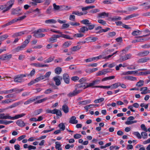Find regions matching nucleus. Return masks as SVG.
I'll return each mask as SVG.
<instances>
[{
    "instance_id": "nucleus-39",
    "label": "nucleus",
    "mask_w": 150,
    "mask_h": 150,
    "mask_svg": "<svg viewBox=\"0 0 150 150\" xmlns=\"http://www.w3.org/2000/svg\"><path fill=\"white\" fill-rule=\"evenodd\" d=\"M53 9L55 11H58L60 9L61 7H62V6H59L57 5L55 3L53 4Z\"/></svg>"
},
{
    "instance_id": "nucleus-30",
    "label": "nucleus",
    "mask_w": 150,
    "mask_h": 150,
    "mask_svg": "<svg viewBox=\"0 0 150 150\" xmlns=\"http://www.w3.org/2000/svg\"><path fill=\"white\" fill-rule=\"evenodd\" d=\"M35 69H33L30 71V74H24L25 75V77L27 76L28 77H30L33 76L35 74Z\"/></svg>"
},
{
    "instance_id": "nucleus-18",
    "label": "nucleus",
    "mask_w": 150,
    "mask_h": 150,
    "mask_svg": "<svg viewBox=\"0 0 150 150\" xmlns=\"http://www.w3.org/2000/svg\"><path fill=\"white\" fill-rule=\"evenodd\" d=\"M16 123L18 126L21 127H24L25 125V123L21 120H17Z\"/></svg>"
},
{
    "instance_id": "nucleus-25",
    "label": "nucleus",
    "mask_w": 150,
    "mask_h": 150,
    "mask_svg": "<svg viewBox=\"0 0 150 150\" xmlns=\"http://www.w3.org/2000/svg\"><path fill=\"white\" fill-rule=\"evenodd\" d=\"M98 70V69L97 68L88 69L86 70V72L88 73L91 74L97 71Z\"/></svg>"
},
{
    "instance_id": "nucleus-16",
    "label": "nucleus",
    "mask_w": 150,
    "mask_h": 150,
    "mask_svg": "<svg viewBox=\"0 0 150 150\" xmlns=\"http://www.w3.org/2000/svg\"><path fill=\"white\" fill-rule=\"evenodd\" d=\"M50 31L56 33H57L59 34V35H54V36L56 38H59L60 37L62 38V34L58 30H55L53 29H51Z\"/></svg>"
},
{
    "instance_id": "nucleus-7",
    "label": "nucleus",
    "mask_w": 150,
    "mask_h": 150,
    "mask_svg": "<svg viewBox=\"0 0 150 150\" xmlns=\"http://www.w3.org/2000/svg\"><path fill=\"white\" fill-rule=\"evenodd\" d=\"M41 97V96H37L36 97H33L28 99L27 101H25L24 103V104L25 105H28L32 103L35 100H36L37 99L40 98Z\"/></svg>"
},
{
    "instance_id": "nucleus-48",
    "label": "nucleus",
    "mask_w": 150,
    "mask_h": 150,
    "mask_svg": "<svg viewBox=\"0 0 150 150\" xmlns=\"http://www.w3.org/2000/svg\"><path fill=\"white\" fill-rule=\"evenodd\" d=\"M51 74V72L50 71H48L44 75L42 76L44 79L49 78Z\"/></svg>"
},
{
    "instance_id": "nucleus-34",
    "label": "nucleus",
    "mask_w": 150,
    "mask_h": 150,
    "mask_svg": "<svg viewBox=\"0 0 150 150\" xmlns=\"http://www.w3.org/2000/svg\"><path fill=\"white\" fill-rule=\"evenodd\" d=\"M144 81L142 80H140L136 84V86L138 87H140L144 85Z\"/></svg>"
},
{
    "instance_id": "nucleus-51",
    "label": "nucleus",
    "mask_w": 150,
    "mask_h": 150,
    "mask_svg": "<svg viewBox=\"0 0 150 150\" xmlns=\"http://www.w3.org/2000/svg\"><path fill=\"white\" fill-rule=\"evenodd\" d=\"M104 98H100L99 99H97L94 100V102L95 103H97L102 102H103L104 100Z\"/></svg>"
},
{
    "instance_id": "nucleus-14",
    "label": "nucleus",
    "mask_w": 150,
    "mask_h": 150,
    "mask_svg": "<svg viewBox=\"0 0 150 150\" xmlns=\"http://www.w3.org/2000/svg\"><path fill=\"white\" fill-rule=\"evenodd\" d=\"M63 79L65 83L68 84L69 82V77L68 74L65 73L63 74Z\"/></svg>"
},
{
    "instance_id": "nucleus-52",
    "label": "nucleus",
    "mask_w": 150,
    "mask_h": 150,
    "mask_svg": "<svg viewBox=\"0 0 150 150\" xmlns=\"http://www.w3.org/2000/svg\"><path fill=\"white\" fill-rule=\"evenodd\" d=\"M133 134L136 136L138 138L141 139V135L140 134L137 132H134L133 133Z\"/></svg>"
},
{
    "instance_id": "nucleus-58",
    "label": "nucleus",
    "mask_w": 150,
    "mask_h": 150,
    "mask_svg": "<svg viewBox=\"0 0 150 150\" xmlns=\"http://www.w3.org/2000/svg\"><path fill=\"white\" fill-rule=\"evenodd\" d=\"M54 59V58L50 57L48 58L47 59L44 61L45 63H49L52 62Z\"/></svg>"
},
{
    "instance_id": "nucleus-20",
    "label": "nucleus",
    "mask_w": 150,
    "mask_h": 150,
    "mask_svg": "<svg viewBox=\"0 0 150 150\" xmlns=\"http://www.w3.org/2000/svg\"><path fill=\"white\" fill-rule=\"evenodd\" d=\"M26 47V44H22L21 46H19L16 48L15 49V50L16 52H18L20 51L23 50Z\"/></svg>"
},
{
    "instance_id": "nucleus-31",
    "label": "nucleus",
    "mask_w": 150,
    "mask_h": 150,
    "mask_svg": "<svg viewBox=\"0 0 150 150\" xmlns=\"http://www.w3.org/2000/svg\"><path fill=\"white\" fill-rule=\"evenodd\" d=\"M108 14L105 12H102L99 13L98 15V17L99 18H104L105 16L108 17Z\"/></svg>"
},
{
    "instance_id": "nucleus-8",
    "label": "nucleus",
    "mask_w": 150,
    "mask_h": 150,
    "mask_svg": "<svg viewBox=\"0 0 150 150\" xmlns=\"http://www.w3.org/2000/svg\"><path fill=\"white\" fill-rule=\"evenodd\" d=\"M134 119V117L132 116L129 117L125 122V124L127 125H130L137 122V120H133Z\"/></svg>"
},
{
    "instance_id": "nucleus-56",
    "label": "nucleus",
    "mask_w": 150,
    "mask_h": 150,
    "mask_svg": "<svg viewBox=\"0 0 150 150\" xmlns=\"http://www.w3.org/2000/svg\"><path fill=\"white\" fill-rule=\"evenodd\" d=\"M88 39L90 42H94L96 41L98 38L96 37H92L88 38Z\"/></svg>"
},
{
    "instance_id": "nucleus-3",
    "label": "nucleus",
    "mask_w": 150,
    "mask_h": 150,
    "mask_svg": "<svg viewBox=\"0 0 150 150\" xmlns=\"http://www.w3.org/2000/svg\"><path fill=\"white\" fill-rule=\"evenodd\" d=\"M25 77L24 74H18L14 77V81L15 82L21 83L24 81L23 78Z\"/></svg>"
},
{
    "instance_id": "nucleus-22",
    "label": "nucleus",
    "mask_w": 150,
    "mask_h": 150,
    "mask_svg": "<svg viewBox=\"0 0 150 150\" xmlns=\"http://www.w3.org/2000/svg\"><path fill=\"white\" fill-rule=\"evenodd\" d=\"M87 13V12L86 11H84L83 12H80L79 11H74L72 13L79 16H81L83 14H86Z\"/></svg>"
},
{
    "instance_id": "nucleus-63",
    "label": "nucleus",
    "mask_w": 150,
    "mask_h": 150,
    "mask_svg": "<svg viewBox=\"0 0 150 150\" xmlns=\"http://www.w3.org/2000/svg\"><path fill=\"white\" fill-rule=\"evenodd\" d=\"M141 128L142 130L144 131L145 132H147V129L144 124H142L141 125Z\"/></svg>"
},
{
    "instance_id": "nucleus-43",
    "label": "nucleus",
    "mask_w": 150,
    "mask_h": 150,
    "mask_svg": "<svg viewBox=\"0 0 150 150\" xmlns=\"http://www.w3.org/2000/svg\"><path fill=\"white\" fill-rule=\"evenodd\" d=\"M58 127L60 128L61 130L63 131L65 129V126L64 124L63 123H60L58 125Z\"/></svg>"
},
{
    "instance_id": "nucleus-4",
    "label": "nucleus",
    "mask_w": 150,
    "mask_h": 150,
    "mask_svg": "<svg viewBox=\"0 0 150 150\" xmlns=\"http://www.w3.org/2000/svg\"><path fill=\"white\" fill-rule=\"evenodd\" d=\"M15 0H10L7 2L6 6V8L3 10V12H5L9 10L13 5Z\"/></svg>"
},
{
    "instance_id": "nucleus-46",
    "label": "nucleus",
    "mask_w": 150,
    "mask_h": 150,
    "mask_svg": "<svg viewBox=\"0 0 150 150\" xmlns=\"http://www.w3.org/2000/svg\"><path fill=\"white\" fill-rule=\"evenodd\" d=\"M132 35L134 36H136L141 34V32L139 30H135L132 33Z\"/></svg>"
},
{
    "instance_id": "nucleus-50",
    "label": "nucleus",
    "mask_w": 150,
    "mask_h": 150,
    "mask_svg": "<svg viewBox=\"0 0 150 150\" xmlns=\"http://www.w3.org/2000/svg\"><path fill=\"white\" fill-rule=\"evenodd\" d=\"M47 99V98H44L38 100V101L35 102V104L40 103L46 101Z\"/></svg>"
},
{
    "instance_id": "nucleus-28",
    "label": "nucleus",
    "mask_w": 150,
    "mask_h": 150,
    "mask_svg": "<svg viewBox=\"0 0 150 150\" xmlns=\"http://www.w3.org/2000/svg\"><path fill=\"white\" fill-rule=\"evenodd\" d=\"M45 23L47 24H54L56 23V21L54 19H50L45 20Z\"/></svg>"
},
{
    "instance_id": "nucleus-33",
    "label": "nucleus",
    "mask_w": 150,
    "mask_h": 150,
    "mask_svg": "<svg viewBox=\"0 0 150 150\" xmlns=\"http://www.w3.org/2000/svg\"><path fill=\"white\" fill-rule=\"evenodd\" d=\"M62 108L63 110L65 113H67L69 112V108L67 105H63Z\"/></svg>"
},
{
    "instance_id": "nucleus-55",
    "label": "nucleus",
    "mask_w": 150,
    "mask_h": 150,
    "mask_svg": "<svg viewBox=\"0 0 150 150\" xmlns=\"http://www.w3.org/2000/svg\"><path fill=\"white\" fill-rule=\"evenodd\" d=\"M88 30V28L86 27L83 26L81 28L80 31V32L84 33L85 31H87Z\"/></svg>"
},
{
    "instance_id": "nucleus-38",
    "label": "nucleus",
    "mask_w": 150,
    "mask_h": 150,
    "mask_svg": "<svg viewBox=\"0 0 150 150\" xmlns=\"http://www.w3.org/2000/svg\"><path fill=\"white\" fill-rule=\"evenodd\" d=\"M71 44V41H67L65 42L63 44V46L64 47H68Z\"/></svg>"
},
{
    "instance_id": "nucleus-5",
    "label": "nucleus",
    "mask_w": 150,
    "mask_h": 150,
    "mask_svg": "<svg viewBox=\"0 0 150 150\" xmlns=\"http://www.w3.org/2000/svg\"><path fill=\"white\" fill-rule=\"evenodd\" d=\"M100 80L98 79L95 80L93 81L92 82L86 83V88L88 87L94 88L97 87L98 86H95V85L98 84Z\"/></svg>"
},
{
    "instance_id": "nucleus-47",
    "label": "nucleus",
    "mask_w": 150,
    "mask_h": 150,
    "mask_svg": "<svg viewBox=\"0 0 150 150\" xmlns=\"http://www.w3.org/2000/svg\"><path fill=\"white\" fill-rule=\"evenodd\" d=\"M105 73L104 69H103L101 71H99L96 74L97 76H101L105 74Z\"/></svg>"
},
{
    "instance_id": "nucleus-61",
    "label": "nucleus",
    "mask_w": 150,
    "mask_h": 150,
    "mask_svg": "<svg viewBox=\"0 0 150 150\" xmlns=\"http://www.w3.org/2000/svg\"><path fill=\"white\" fill-rule=\"evenodd\" d=\"M43 79V78L42 77V76H41L38 78H36L34 79V80L35 83H36L38 82L40 80Z\"/></svg>"
},
{
    "instance_id": "nucleus-62",
    "label": "nucleus",
    "mask_w": 150,
    "mask_h": 150,
    "mask_svg": "<svg viewBox=\"0 0 150 150\" xmlns=\"http://www.w3.org/2000/svg\"><path fill=\"white\" fill-rule=\"evenodd\" d=\"M62 38L69 40L72 39V38L70 37L69 35H65L63 34H62Z\"/></svg>"
},
{
    "instance_id": "nucleus-64",
    "label": "nucleus",
    "mask_w": 150,
    "mask_h": 150,
    "mask_svg": "<svg viewBox=\"0 0 150 150\" xmlns=\"http://www.w3.org/2000/svg\"><path fill=\"white\" fill-rule=\"evenodd\" d=\"M98 21L99 23L104 25H105L106 24L105 21L101 19L98 20Z\"/></svg>"
},
{
    "instance_id": "nucleus-27",
    "label": "nucleus",
    "mask_w": 150,
    "mask_h": 150,
    "mask_svg": "<svg viewBox=\"0 0 150 150\" xmlns=\"http://www.w3.org/2000/svg\"><path fill=\"white\" fill-rule=\"evenodd\" d=\"M148 88L146 87H142L140 89V91H141V94H145L147 93L146 92Z\"/></svg>"
},
{
    "instance_id": "nucleus-45",
    "label": "nucleus",
    "mask_w": 150,
    "mask_h": 150,
    "mask_svg": "<svg viewBox=\"0 0 150 150\" xmlns=\"http://www.w3.org/2000/svg\"><path fill=\"white\" fill-rule=\"evenodd\" d=\"M141 138L146 139L148 138L147 133L145 132H142L141 133Z\"/></svg>"
},
{
    "instance_id": "nucleus-10",
    "label": "nucleus",
    "mask_w": 150,
    "mask_h": 150,
    "mask_svg": "<svg viewBox=\"0 0 150 150\" xmlns=\"http://www.w3.org/2000/svg\"><path fill=\"white\" fill-rule=\"evenodd\" d=\"M21 9L19 8H17L16 9L13 8L12 10L11 14L13 15L18 14L19 15H21V13H19Z\"/></svg>"
},
{
    "instance_id": "nucleus-2",
    "label": "nucleus",
    "mask_w": 150,
    "mask_h": 150,
    "mask_svg": "<svg viewBox=\"0 0 150 150\" xmlns=\"http://www.w3.org/2000/svg\"><path fill=\"white\" fill-rule=\"evenodd\" d=\"M150 35V33L146 35H143L142 36H139L136 38V39L132 41V43H134L137 42H141L144 41H145L148 40L150 39V38L149 37L148 38H143V37H145L146 36Z\"/></svg>"
},
{
    "instance_id": "nucleus-29",
    "label": "nucleus",
    "mask_w": 150,
    "mask_h": 150,
    "mask_svg": "<svg viewBox=\"0 0 150 150\" xmlns=\"http://www.w3.org/2000/svg\"><path fill=\"white\" fill-rule=\"evenodd\" d=\"M120 84V82H117L113 84L110 85L111 89H116L118 88Z\"/></svg>"
},
{
    "instance_id": "nucleus-42",
    "label": "nucleus",
    "mask_w": 150,
    "mask_h": 150,
    "mask_svg": "<svg viewBox=\"0 0 150 150\" xmlns=\"http://www.w3.org/2000/svg\"><path fill=\"white\" fill-rule=\"evenodd\" d=\"M56 41L57 39L54 35L49 39V41L51 42H56Z\"/></svg>"
},
{
    "instance_id": "nucleus-54",
    "label": "nucleus",
    "mask_w": 150,
    "mask_h": 150,
    "mask_svg": "<svg viewBox=\"0 0 150 150\" xmlns=\"http://www.w3.org/2000/svg\"><path fill=\"white\" fill-rule=\"evenodd\" d=\"M128 75H133L135 76H137V71H128Z\"/></svg>"
},
{
    "instance_id": "nucleus-21",
    "label": "nucleus",
    "mask_w": 150,
    "mask_h": 150,
    "mask_svg": "<svg viewBox=\"0 0 150 150\" xmlns=\"http://www.w3.org/2000/svg\"><path fill=\"white\" fill-rule=\"evenodd\" d=\"M149 53V51H144L139 52L138 55L141 57H144L147 56Z\"/></svg>"
},
{
    "instance_id": "nucleus-35",
    "label": "nucleus",
    "mask_w": 150,
    "mask_h": 150,
    "mask_svg": "<svg viewBox=\"0 0 150 150\" xmlns=\"http://www.w3.org/2000/svg\"><path fill=\"white\" fill-rule=\"evenodd\" d=\"M49 31V29H48L47 30H46L45 29L42 28V29H39L38 30L35 31L34 32H36V33H41L42 32H48Z\"/></svg>"
},
{
    "instance_id": "nucleus-60",
    "label": "nucleus",
    "mask_w": 150,
    "mask_h": 150,
    "mask_svg": "<svg viewBox=\"0 0 150 150\" xmlns=\"http://www.w3.org/2000/svg\"><path fill=\"white\" fill-rule=\"evenodd\" d=\"M81 22L84 24H90L89 20L87 19H83L81 21Z\"/></svg>"
},
{
    "instance_id": "nucleus-24",
    "label": "nucleus",
    "mask_w": 150,
    "mask_h": 150,
    "mask_svg": "<svg viewBox=\"0 0 150 150\" xmlns=\"http://www.w3.org/2000/svg\"><path fill=\"white\" fill-rule=\"evenodd\" d=\"M81 48V47L79 45L74 46L70 49V50L71 52H75Z\"/></svg>"
},
{
    "instance_id": "nucleus-23",
    "label": "nucleus",
    "mask_w": 150,
    "mask_h": 150,
    "mask_svg": "<svg viewBox=\"0 0 150 150\" xmlns=\"http://www.w3.org/2000/svg\"><path fill=\"white\" fill-rule=\"evenodd\" d=\"M33 36L37 38H40L43 37L45 36V34L41 33H36L34 32Z\"/></svg>"
},
{
    "instance_id": "nucleus-49",
    "label": "nucleus",
    "mask_w": 150,
    "mask_h": 150,
    "mask_svg": "<svg viewBox=\"0 0 150 150\" xmlns=\"http://www.w3.org/2000/svg\"><path fill=\"white\" fill-rule=\"evenodd\" d=\"M26 17L25 15H24L23 16L18 17V18H15V19L16 22L18 21H22Z\"/></svg>"
},
{
    "instance_id": "nucleus-44",
    "label": "nucleus",
    "mask_w": 150,
    "mask_h": 150,
    "mask_svg": "<svg viewBox=\"0 0 150 150\" xmlns=\"http://www.w3.org/2000/svg\"><path fill=\"white\" fill-rule=\"evenodd\" d=\"M19 104V103H16L12 104V105L9 106L8 107L6 108V109H7L9 108H12L18 105Z\"/></svg>"
},
{
    "instance_id": "nucleus-19",
    "label": "nucleus",
    "mask_w": 150,
    "mask_h": 150,
    "mask_svg": "<svg viewBox=\"0 0 150 150\" xmlns=\"http://www.w3.org/2000/svg\"><path fill=\"white\" fill-rule=\"evenodd\" d=\"M125 79L130 80L132 81H137V77H133L131 76H128L124 77Z\"/></svg>"
},
{
    "instance_id": "nucleus-32",
    "label": "nucleus",
    "mask_w": 150,
    "mask_h": 150,
    "mask_svg": "<svg viewBox=\"0 0 150 150\" xmlns=\"http://www.w3.org/2000/svg\"><path fill=\"white\" fill-rule=\"evenodd\" d=\"M150 59L148 57H145L139 59L138 62L141 63L145 62Z\"/></svg>"
},
{
    "instance_id": "nucleus-9",
    "label": "nucleus",
    "mask_w": 150,
    "mask_h": 150,
    "mask_svg": "<svg viewBox=\"0 0 150 150\" xmlns=\"http://www.w3.org/2000/svg\"><path fill=\"white\" fill-rule=\"evenodd\" d=\"M31 65L34 67H48L47 65L46 64H43L39 62L33 63L31 64Z\"/></svg>"
},
{
    "instance_id": "nucleus-15",
    "label": "nucleus",
    "mask_w": 150,
    "mask_h": 150,
    "mask_svg": "<svg viewBox=\"0 0 150 150\" xmlns=\"http://www.w3.org/2000/svg\"><path fill=\"white\" fill-rule=\"evenodd\" d=\"M69 122L70 123L72 124H76L78 123V121L76 120L75 116H73L70 117Z\"/></svg>"
},
{
    "instance_id": "nucleus-6",
    "label": "nucleus",
    "mask_w": 150,
    "mask_h": 150,
    "mask_svg": "<svg viewBox=\"0 0 150 150\" xmlns=\"http://www.w3.org/2000/svg\"><path fill=\"white\" fill-rule=\"evenodd\" d=\"M23 91V89L17 90L16 89H13L8 90H4L0 91V94H8L11 93L13 92L16 91L17 92H19Z\"/></svg>"
},
{
    "instance_id": "nucleus-37",
    "label": "nucleus",
    "mask_w": 150,
    "mask_h": 150,
    "mask_svg": "<svg viewBox=\"0 0 150 150\" xmlns=\"http://www.w3.org/2000/svg\"><path fill=\"white\" fill-rule=\"evenodd\" d=\"M54 114H56V115L57 116H62V114L60 110L55 109H54Z\"/></svg>"
},
{
    "instance_id": "nucleus-41",
    "label": "nucleus",
    "mask_w": 150,
    "mask_h": 150,
    "mask_svg": "<svg viewBox=\"0 0 150 150\" xmlns=\"http://www.w3.org/2000/svg\"><path fill=\"white\" fill-rule=\"evenodd\" d=\"M13 100L10 99H8L6 100H3L2 101L1 103L3 104L8 103H10L13 102Z\"/></svg>"
},
{
    "instance_id": "nucleus-11",
    "label": "nucleus",
    "mask_w": 150,
    "mask_h": 150,
    "mask_svg": "<svg viewBox=\"0 0 150 150\" xmlns=\"http://www.w3.org/2000/svg\"><path fill=\"white\" fill-rule=\"evenodd\" d=\"M12 57L11 54H4L2 55V60H9Z\"/></svg>"
},
{
    "instance_id": "nucleus-53",
    "label": "nucleus",
    "mask_w": 150,
    "mask_h": 150,
    "mask_svg": "<svg viewBox=\"0 0 150 150\" xmlns=\"http://www.w3.org/2000/svg\"><path fill=\"white\" fill-rule=\"evenodd\" d=\"M103 3L104 4H112L113 2L112 0H105L103 1Z\"/></svg>"
},
{
    "instance_id": "nucleus-40",
    "label": "nucleus",
    "mask_w": 150,
    "mask_h": 150,
    "mask_svg": "<svg viewBox=\"0 0 150 150\" xmlns=\"http://www.w3.org/2000/svg\"><path fill=\"white\" fill-rule=\"evenodd\" d=\"M138 16V14L134 13V14H131V15H130L127 17H126L125 18V19L126 20H128V19H129L130 18H132L133 17H135Z\"/></svg>"
},
{
    "instance_id": "nucleus-57",
    "label": "nucleus",
    "mask_w": 150,
    "mask_h": 150,
    "mask_svg": "<svg viewBox=\"0 0 150 150\" xmlns=\"http://www.w3.org/2000/svg\"><path fill=\"white\" fill-rule=\"evenodd\" d=\"M34 2H32V4L34 5H37L36 3H42L43 2L41 0H32Z\"/></svg>"
},
{
    "instance_id": "nucleus-13",
    "label": "nucleus",
    "mask_w": 150,
    "mask_h": 150,
    "mask_svg": "<svg viewBox=\"0 0 150 150\" xmlns=\"http://www.w3.org/2000/svg\"><path fill=\"white\" fill-rule=\"evenodd\" d=\"M132 55L131 54H126L124 56L121 57L120 59V60L121 62L130 59Z\"/></svg>"
},
{
    "instance_id": "nucleus-12",
    "label": "nucleus",
    "mask_w": 150,
    "mask_h": 150,
    "mask_svg": "<svg viewBox=\"0 0 150 150\" xmlns=\"http://www.w3.org/2000/svg\"><path fill=\"white\" fill-rule=\"evenodd\" d=\"M60 77L59 76H55L53 78V79L55 82V84L57 86H59L61 84L60 81Z\"/></svg>"
},
{
    "instance_id": "nucleus-59",
    "label": "nucleus",
    "mask_w": 150,
    "mask_h": 150,
    "mask_svg": "<svg viewBox=\"0 0 150 150\" xmlns=\"http://www.w3.org/2000/svg\"><path fill=\"white\" fill-rule=\"evenodd\" d=\"M70 24L71 25L73 26H78L80 25V23L78 22H71L70 23Z\"/></svg>"
},
{
    "instance_id": "nucleus-26",
    "label": "nucleus",
    "mask_w": 150,
    "mask_h": 150,
    "mask_svg": "<svg viewBox=\"0 0 150 150\" xmlns=\"http://www.w3.org/2000/svg\"><path fill=\"white\" fill-rule=\"evenodd\" d=\"M55 148L58 150H62V149L61 147V144L58 142H55Z\"/></svg>"
},
{
    "instance_id": "nucleus-36",
    "label": "nucleus",
    "mask_w": 150,
    "mask_h": 150,
    "mask_svg": "<svg viewBox=\"0 0 150 150\" xmlns=\"http://www.w3.org/2000/svg\"><path fill=\"white\" fill-rule=\"evenodd\" d=\"M62 70L61 67H57L54 70L55 73L57 74H60Z\"/></svg>"
},
{
    "instance_id": "nucleus-17",
    "label": "nucleus",
    "mask_w": 150,
    "mask_h": 150,
    "mask_svg": "<svg viewBox=\"0 0 150 150\" xmlns=\"http://www.w3.org/2000/svg\"><path fill=\"white\" fill-rule=\"evenodd\" d=\"M0 119H10V116L7 114L5 115L4 113L0 114Z\"/></svg>"
},
{
    "instance_id": "nucleus-1",
    "label": "nucleus",
    "mask_w": 150,
    "mask_h": 150,
    "mask_svg": "<svg viewBox=\"0 0 150 150\" xmlns=\"http://www.w3.org/2000/svg\"><path fill=\"white\" fill-rule=\"evenodd\" d=\"M86 83H82L76 85L75 90L69 93L67 96L69 97H72L76 95L82 91V89H84L86 88Z\"/></svg>"
}]
</instances>
